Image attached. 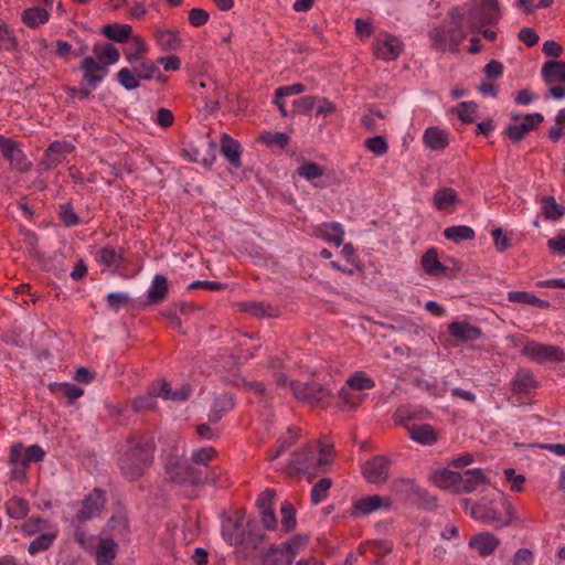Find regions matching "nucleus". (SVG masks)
I'll list each match as a JSON object with an SVG mask.
<instances>
[{"label":"nucleus","mask_w":565,"mask_h":565,"mask_svg":"<svg viewBox=\"0 0 565 565\" xmlns=\"http://www.w3.org/2000/svg\"><path fill=\"white\" fill-rule=\"evenodd\" d=\"M221 152L234 168H241V145L227 134L221 136Z\"/></svg>","instance_id":"4be33fe9"},{"label":"nucleus","mask_w":565,"mask_h":565,"mask_svg":"<svg viewBox=\"0 0 565 565\" xmlns=\"http://www.w3.org/2000/svg\"><path fill=\"white\" fill-rule=\"evenodd\" d=\"M511 386L513 393L523 394L535 388L537 386V382L531 371L521 369L515 373L511 382Z\"/></svg>","instance_id":"a878e982"},{"label":"nucleus","mask_w":565,"mask_h":565,"mask_svg":"<svg viewBox=\"0 0 565 565\" xmlns=\"http://www.w3.org/2000/svg\"><path fill=\"white\" fill-rule=\"evenodd\" d=\"M365 147L376 156H384L388 151V145L382 136L366 139Z\"/></svg>","instance_id":"69168bd1"},{"label":"nucleus","mask_w":565,"mask_h":565,"mask_svg":"<svg viewBox=\"0 0 565 565\" xmlns=\"http://www.w3.org/2000/svg\"><path fill=\"white\" fill-rule=\"evenodd\" d=\"M18 41L13 32L8 28L7 24L1 23L0 26V49L12 51L15 50Z\"/></svg>","instance_id":"0e129e2a"},{"label":"nucleus","mask_w":565,"mask_h":565,"mask_svg":"<svg viewBox=\"0 0 565 565\" xmlns=\"http://www.w3.org/2000/svg\"><path fill=\"white\" fill-rule=\"evenodd\" d=\"M419 486L413 479H396L392 482L395 494L412 503Z\"/></svg>","instance_id":"4c0bfd02"},{"label":"nucleus","mask_w":565,"mask_h":565,"mask_svg":"<svg viewBox=\"0 0 565 565\" xmlns=\"http://www.w3.org/2000/svg\"><path fill=\"white\" fill-rule=\"evenodd\" d=\"M542 77L547 85L565 83V62L547 61L542 67Z\"/></svg>","instance_id":"bb28decb"},{"label":"nucleus","mask_w":565,"mask_h":565,"mask_svg":"<svg viewBox=\"0 0 565 565\" xmlns=\"http://www.w3.org/2000/svg\"><path fill=\"white\" fill-rule=\"evenodd\" d=\"M318 96H303L294 102V111L297 114H308L316 108Z\"/></svg>","instance_id":"338daca9"},{"label":"nucleus","mask_w":565,"mask_h":565,"mask_svg":"<svg viewBox=\"0 0 565 565\" xmlns=\"http://www.w3.org/2000/svg\"><path fill=\"white\" fill-rule=\"evenodd\" d=\"M50 18L49 12L41 7H32L23 11L22 21L30 28H36L40 24L47 22Z\"/></svg>","instance_id":"a19ab883"},{"label":"nucleus","mask_w":565,"mask_h":565,"mask_svg":"<svg viewBox=\"0 0 565 565\" xmlns=\"http://www.w3.org/2000/svg\"><path fill=\"white\" fill-rule=\"evenodd\" d=\"M424 271L429 276L446 275L447 267L444 266L439 259L435 248L428 249L420 259Z\"/></svg>","instance_id":"c756f323"},{"label":"nucleus","mask_w":565,"mask_h":565,"mask_svg":"<svg viewBox=\"0 0 565 565\" xmlns=\"http://www.w3.org/2000/svg\"><path fill=\"white\" fill-rule=\"evenodd\" d=\"M383 507L388 508L390 502L377 494L360 498L353 501L351 515L354 518L366 516Z\"/></svg>","instance_id":"2eb2a0df"},{"label":"nucleus","mask_w":565,"mask_h":565,"mask_svg":"<svg viewBox=\"0 0 565 565\" xmlns=\"http://www.w3.org/2000/svg\"><path fill=\"white\" fill-rule=\"evenodd\" d=\"M541 212L546 220L557 221L564 213L565 209L558 204L554 196H543L541 199Z\"/></svg>","instance_id":"58836bf2"},{"label":"nucleus","mask_w":565,"mask_h":565,"mask_svg":"<svg viewBox=\"0 0 565 565\" xmlns=\"http://www.w3.org/2000/svg\"><path fill=\"white\" fill-rule=\"evenodd\" d=\"M543 120L544 117L540 113L527 114L523 117V121L521 124L509 125L504 135L513 142H520L527 134L535 130Z\"/></svg>","instance_id":"ddd939ff"},{"label":"nucleus","mask_w":565,"mask_h":565,"mask_svg":"<svg viewBox=\"0 0 565 565\" xmlns=\"http://www.w3.org/2000/svg\"><path fill=\"white\" fill-rule=\"evenodd\" d=\"M460 202L457 192L451 188H441L437 190L433 198L434 206L438 211L451 213L455 205Z\"/></svg>","instance_id":"5701e85b"},{"label":"nucleus","mask_w":565,"mask_h":565,"mask_svg":"<svg viewBox=\"0 0 565 565\" xmlns=\"http://www.w3.org/2000/svg\"><path fill=\"white\" fill-rule=\"evenodd\" d=\"M522 354L537 363L561 362L565 360V354L561 348L534 341L525 343Z\"/></svg>","instance_id":"0eeeda50"},{"label":"nucleus","mask_w":565,"mask_h":565,"mask_svg":"<svg viewBox=\"0 0 565 565\" xmlns=\"http://www.w3.org/2000/svg\"><path fill=\"white\" fill-rule=\"evenodd\" d=\"M217 457V452L213 447H203L196 449L191 455V462L196 465L199 468H206L209 462L213 461Z\"/></svg>","instance_id":"de8ad7c7"},{"label":"nucleus","mask_w":565,"mask_h":565,"mask_svg":"<svg viewBox=\"0 0 565 565\" xmlns=\"http://www.w3.org/2000/svg\"><path fill=\"white\" fill-rule=\"evenodd\" d=\"M156 40L163 51H175L181 46V39L175 31L159 30Z\"/></svg>","instance_id":"79ce46f5"},{"label":"nucleus","mask_w":565,"mask_h":565,"mask_svg":"<svg viewBox=\"0 0 565 565\" xmlns=\"http://www.w3.org/2000/svg\"><path fill=\"white\" fill-rule=\"evenodd\" d=\"M309 543V537L305 534H297L290 537L285 543L280 544L285 553V565H291L296 556L306 550Z\"/></svg>","instance_id":"aec40b11"},{"label":"nucleus","mask_w":565,"mask_h":565,"mask_svg":"<svg viewBox=\"0 0 565 565\" xmlns=\"http://www.w3.org/2000/svg\"><path fill=\"white\" fill-rule=\"evenodd\" d=\"M263 565H285V553L280 545H271L262 554Z\"/></svg>","instance_id":"5fc2aeb1"},{"label":"nucleus","mask_w":565,"mask_h":565,"mask_svg":"<svg viewBox=\"0 0 565 565\" xmlns=\"http://www.w3.org/2000/svg\"><path fill=\"white\" fill-rule=\"evenodd\" d=\"M74 150V146L66 141L52 142L44 152L40 162L43 170H53Z\"/></svg>","instance_id":"9d476101"},{"label":"nucleus","mask_w":565,"mask_h":565,"mask_svg":"<svg viewBox=\"0 0 565 565\" xmlns=\"http://www.w3.org/2000/svg\"><path fill=\"white\" fill-rule=\"evenodd\" d=\"M6 511L10 518L22 520L30 511L29 503L23 498L12 497L6 502Z\"/></svg>","instance_id":"ea45409f"},{"label":"nucleus","mask_w":565,"mask_h":565,"mask_svg":"<svg viewBox=\"0 0 565 565\" xmlns=\"http://www.w3.org/2000/svg\"><path fill=\"white\" fill-rule=\"evenodd\" d=\"M138 79H160L162 74L160 68L151 60L141 61L139 65L134 66Z\"/></svg>","instance_id":"37998d69"},{"label":"nucleus","mask_w":565,"mask_h":565,"mask_svg":"<svg viewBox=\"0 0 565 565\" xmlns=\"http://www.w3.org/2000/svg\"><path fill=\"white\" fill-rule=\"evenodd\" d=\"M58 217L61 222L67 227L75 226L79 223V217L71 203H64L60 206Z\"/></svg>","instance_id":"bf43d9fd"},{"label":"nucleus","mask_w":565,"mask_h":565,"mask_svg":"<svg viewBox=\"0 0 565 565\" xmlns=\"http://www.w3.org/2000/svg\"><path fill=\"white\" fill-rule=\"evenodd\" d=\"M116 555V542L113 539H102L96 550L97 565H110Z\"/></svg>","instance_id":"72a5a7b5"},{"label":"nucleus","mask_w":565,"mask_h":565,"mask_svg":"<svg viewBox=\"0 0 565 565\" xmlns=\"http://www.w3.org/2000/svg\"><path fill=\"white\" fill-rule=\"evenodd\" d=\"M106 502L105 493L100 489H94L83 501L82 509L77 512L76 519L79 522L88 521L98 516Z\"/></svg>","instance_id":"9b49d317"},{"label":"nucleus","mask_w":565,"mask_h":565,"mask_svg":"<svg viewBox=\"0 0 565 565\" xmlns=\"http://www.w3.org/2000/svg\"><path fill=\"white\" fill-rule=\"evenodd\" d=\"M102 33L109 40L118 43L127 42L132 33V28L129 24H105L102 28Z\"/></svg>","instance_id":"c9c22d12"},{"label":"nucleus","mask_w":565,"mask_h":565,"mask_svg":"<svg viewBox=\"0 0 565 565\" xmlns=\"http://www.w3.org/2000/svg\"><path fill=\"white\" fill-rule=\"evenodd\" d=\"M347 384L350 390L356 392L371 390L375 386L374 381L371 377L366 376L363 372H358L351 377H349Z\"/></svg>","instance_id":"3c124183"},{"label":"nucleus","mask_w":565,"mask_h":565,"mask_svg":"<svg viewBox=\"0 0 565 565\" xmlns=\"http://www.w3.org/2000/svg\"><path fill=\"white\" fill-rule=\"evenodd\" d=\"M245 531V524L243 520L236 518H228L222 526V533L225 540L236 547H241Z\"/></svg>","instance_id":"412c9836"},{"label":"nucleus","mask_w":565,"mask_h":565,"mask_svg":"<svg viewBox=\"0 0 565 565\" xmlns=\"http://www.w3.org/2000/svg\"><path fill=\"white\" fill-rule=\"evenodd\" d=\"M297 174L308 181H313L324 174V168L316 162H305L297 169Z\"/></svg>","instance_id":"603ef678"},{"label":"nucleus","mask_w":565,"mask_h":565,"mask_svg":"<svg viewBox=\"0 0 565 565\" xmlns=\"http://www.w3.org/2000/svg\"><path fill=\"white\" fill-rule=\"evenodd\" d=\"M390 465L391 461L385 456H375L364 463L363 476L370 483L383 484L388 479Z\"/></svg>","instance_id":"1a4fd4ad"},{"label":"nucleus","mask_w":565,"mask_h":565,"mask_svg":"<svg viewBox=\"0 0 565 565\" xmlns=\"http://www.w3.org/2000/svg\"><path fill=\"white\" fill-rule=\"evenodd\" d=\"M477 105L473 102H462L457 106V114L459 119L465 124L475 121Z\"/></svg>","instance_id":"680f3d73"},{"label":"nucleus","mask_w":565,"mask_h":565,"mask_svg":"<svg viewBox=\"0 0 565 565\" xmlns=\"http://www.w3.org/2000/svg\"><path fill=\"white\" fill-rule=\"evenodd\" d=\"M234 398L232 395L230 394H223L221 396H217L212 406H211V412H210V422H213V423H216L218 422L223 416L224 414H226L227 412H230L231 409L234 408Z\"/></svg>","instance_id":"f704fd0d"},{"label":"nucleus","mask_w":565,"mask_h":565,"mask_svg":"<svg viewBox=\"0 0 565 565\" xmlns=\"http://www.w3.org/2000/svg\"><path fill=\"white\" fill-rule=\"evenodd\" d=\"M78 68L83 72V83L96 88L108 74V67L98 63L93 56H85Z\"/></svg>","instance_id":"f8f14e48"},{"label":"nucleus","mask_w":565,"mask_h":565,"mask_svg":"<svg viewBox=\"0 0 565 565\" xmlns=\"http://www.w3.org/2000/svg\"><path fill=\"white\" fill-rule=\"evenodd\" d=\"M507 297L510 302L533 306L541 309H546L550 307L548 301L543 300L527 291H509Z\"/></svg>","instance_id":"e433bc0d"},{"label":"nucleus","mask_w":565,"mask_h":565,"mask_svg":"<svg viewBox=\"0 0 565 565\" xmlns=\"http://www.w3.org/2000/svg\"><path fill=\"white\" fill-rule=\"evenodd\" d=\"M51 391L56 396L67 398L70 403H73L84 394V390L82 387L70 383H55L51 385Z\"/></svg>","instance_id":"a18cd8bd"},{"label":"nucleus","mask_w":565,"mask_h":565,"mask_svg":"<svg viewBox=\"0 0 565 565\" xmlns=\"http://www.w3.org/2000/svg\"><path fill=\"white\" fill-rule=\"evenodd\" d=\"M265 534L258 527V524L254 520H248L245 524V531L241 550L243 552L254 551L264 542Z\"/></svg>","instance_id":"6ab92c4d"},{"label":"nucleus","mask_w":565,"mask_h":565,"mask_svg":"<svg viewBox=\"0 0 565 565\" xmlns=\"http://www.w3.org/2000/svg\"><path fill=\"white\" fill-rule=\"evenodd\" d=\"M280 513H281L282 530L286 533L294 531L296 527V524H297L296 510H295L294 505L288 501H284L280 507Z\"/></svg>","instance_id":"49530a36"},{"label":"nucleus","mask_w":565,"mask_h":565,"mask_svg":"<svg viewBox=\"0 0 565 565\" xmlns=\"http://www.w3.org/2000/svg\"><path fill=\"white\" fill-rule=\"evenodd\" d=\"M403 51V42L396 36L382 32L373 43L374 55L383 61H395Z\"/></svg>","instance_id":"6e6552de"},{"label":"nucleus","mask_w":565,"mask_h":565,"mask_svg":"<svg viewBox=\"0 0 565 565\" xmlns=\"http://www.w3.org/2000/svg\"><path fill=\"white\" fill-rule=\"evenodd\" d=\"M294 396L311 406H326L329 403L330 392L319 383L290 382Z\"/></svg>","instance_id":"423d86ee"},{"label":"nucleus","mask_w":565,"mask_h":565,"mask_svg":"<svg viewBox=\"0 0 565 565\" xmlns=\"http://www.w3.org/2000/svg\"><path fill=\"white\" fill-rule=\"evenodd\" d=\"M424 142L430 150H441L448 146V135L438 127H429L424 132Z\"/></svg>","instance_id":"473e14b6"},{"label":"nucleus","mask_w":565,"mask_h":565,"mask_svg":"<svg viewBox=\"0 0 565 565\" xmlns=\"http://www.w3.org/2000/svg\"><path fill=\"white\" fill-rule=\"evenodd\" d=\"M154 451V437L150 431H131L117 460L121 476L130 482L140 479L153 463Z\"/></svg>","instance_id":"f257e3e1"},{"label":"nucleus","mask_w":565,"mask_h":565,"mask_svg":"<svg viewBox=\"0 0 565 565\" xmlns=\"http://www.w3.org/2000/svg\"><path fill=\"white\" fill-rule=\"evenodd\" d=\"M44 450L38 446L32 445L24 450L22 458V470H24L31 462H39L44 458Z\"/></svg>","instance_id":"e2e57ef3"},{"label":"nucleus","mask_w":565,"mask_h":565,"mask_svg":"<svg viewBox=\"0 0 565 565\" xmlns=\"http://www.w3.org/2000/svg\"><path fill=\"white\" fill-rule=\"evenodd\" d=\"M106 302L111 310L118 311L121 307H125L130 302V298L127 294L110 292L106 297Z\"/></svg>","instance_id":"774afa93"},{"label":"nucleus","mask_w":565,"mask_h":565,"mask_svg":"<svg viewBox=\"0 0 565 565\" xmlns=\"http://www.w3.org/2000/svg\"><path fill=\"white\" fill-rule=\"evenodd\" d=\"M298 437H299V434L297 430L289 429L287 437L282 438L279 441L278 447L275 450H270L268 452V458L270 460H275L278 457H280L281 454H284L287 449H289L296 443Z\"/></svg>","instance_id":"6e6d98bb"},{"label":"nucleus","mask_w":565,"mask_h":565,"mask_svg":"<svg viewBox=\"0 0 565 565\" xmlns=\"http://www.w3.org/2000/svg\"><path fill=\"white\" fill-rule=\"evenodd\" d=\"M117 79L121 86L126 89H136L139 87V79L135 72L131 70L124 67L117 73Z\"/></svg>","instance_id":"052dcab7"},{"label":"nucleus","mask_w":565,"mask_h":565,"mask_svg":"<svg viewBox=\"0 0 565 565\" xmlns=\"http://www.w3.org/2000/svg\"><path fill=\"white\" fill-rule=\"evenodd\" d=\"M56 539V533H44L35 537L29 545L28 552L35 555L39 552L46 551Z\"/></svg>","instance_id":"8fccbe9b"},{"label":"nucleus","mask_w":565,"mask_h":565,"mask_svg":"<svg viewBox=\"0 0 565 565\" xmlns=\"http://www.w3.org/2000/svg\"><path fill=\"white\" fill-rule=\"evenodd\" d=\"M95 260L106 268H109L113 273H116L124 263V255L121 249L117 250L110 245L103 246L95 254Z\"/></svg>","instance_id":"a211bd4d"},{"label":"nucleus","mask_w":565,"mask_h":565,"mask_svg":"<svg viewBox=\"0 0 565 565\" xmlns=\"http://www.w3.org/2000/svg\"><path fill=\"white\" fill-rule=\"evenodd\" d=\"M444 236L455 243L471 241L475 238V231L467 225H456L445 228Z\"/></svg>","instance_id":"c03bdc74"},{"label":"nucleus","mask_w":565,"mask_h":565,"mask_svg":"<svg viewBox=\"0 0 565 565\" xmlns=\"http://www.w3.org/2000/svg\"><path fill=\"white\" fill-rule=\"evenodd\" d=\"M499 545L500 540L490 532L473 535L469 541V546L476 550L481 557L491 555Z\"/></svg>","instance_id":"dca6fc26"},{"label":"nucleus","mask_w":565,"mask_h":565,"mask_svg":"<svg viewBox=\"0 0 565 565\" xmlns=\"http://www.w3.org/2000/svg\"><path fill=\"white\" fill-rule=\"evenodd\" d=\"M434 482L437 487L457 494V489L460 486V472L448 469L439 470L434 475Z\"/></svg>","instance_id":"cd10ccee"},{"label":"nucleus","mask_w":565,"mask_h":565,"mask_svg":"<svg viewBox=\"0 0 565 565\" xmlns=\"http://www.w3.org/2000/svg\"><path fill=\"white\" fill-rule=\"evenodd\" d=\"M94 54V58L108 67L118 62L119 60V51L113 44H95L92 50Z\"/></svg>","instance_id":"c85d7f7f"},{"label":"nucleus","mask_w":565,"mask_h":565,"mask_svg":"<svg viewBox=\"0 0 565 565\" xmlns=\"http://www.w3.org/2000/svg\"><path fill=\"white\" fill-rule=\"evenodd\" d=\"M450 17L454 23V28L448 29V44L449 50L451 52H457L459 49V45L466 38V33L462 30V14L459 12L458 9H452L450 12Z\"/></svg>","instance_id":"b1692460"},{"label":"nucleus","mask_w":565,"mask_h":565,"mask_svg":"<svg viewBox=\"0 0 565 565\" xmlns=\"http://www.w3.org/2000/svg\"><path fill=\"white\" fill-rule=\"evenodd\" d=\"M412 503L417 504L418 507L426 510H434L437 507V499L428 491L419 487Z\"/></svg>","instance_id":"13d9d810"},{"label":"nucleus","mask_w":565,"mask_h":565,"mask_svg":"<svg viewBox=\"0 0 565 565\" xmlns=\"http://www.w3.org/2000/svg\"><path fill=\"white\" fill-rule=\"evenodd\" d=\"M448 332L455 339L461 342H471L481 338L480 328L472 326L466 321H454L448 326Z\"/></svg>","instance_id":"f3484780"},{"label":"nucleus","mask_w":565,"mask_h":565,"mask_svg":"<svg viewBox=\"0 0 565 565\" xmlns=\"http://www.w3.org/2000/svg\"><path fill=\"white\" fill-rule=\"evenodd\" d=\"M131 407L136 413L153 409L156 407V397L151 394V388L149 387L146 395L136 397L131 403Z\"/></svg>","instance_id":"4d7b16f0"},{"label":"nucleus","mask_w":565,"mask_h":565,"mask_svg":"<svg viewBox=\"0 0 565 565\" xmlns=\"http://www.w3.org/2000/svg\"><path fill=\"white\" fill-rule=\"evenodd\" d=\"M164 470L167 477L177 484L215 483L218 478L215 470L212 469L207 472L202 468L180 460L178 457L167 459Z\"/></svg>","instance_id":"7ed1b4c3"},{"label":"nucleus","mask_w":565,"mask_h":565,"mask_svg":"<svg viewBox=\"0 0 565 565\" xmlns=\"http://www.w3.org/2000/svg\"><path fill=\"white\" fill-rule=\"evenodd\" d=\"M7 160L9 161L12 169L20 172H26L32 167V163L28 161L26 156L19 146L13 150Z\"/></svg>","instance_id":"864d4df0"},{"label":"nucleus","mask_w":565,"mask_h":565,"mask_svg":"<svg viewBox=\"0 0 565 565\" xmlns=\"http://www.w3.org/2000/svg\"><path fill=\"white\" fill-rule=\"evenodd\" d=\"M500 17L498 0H475L469 6L467 22L475 32L484 25L497 23Z\"/></svg>","instance_id":"39448f33"},{"label":"nucleus","mask_w":565,"mask_h":565,"mask_svg":"<svg viewBox=\"0 0 565 565\" xmlns=\"http://www.w3.org/2000/svg\"><path fill=\"white\" fill-rule=\"evenodd\" d=\"M490 484L489 477L482 469H468L460 473V486L457 489V494H468L480 489L482 486Z\"/></svg>","instance_id":"4468645a"},{"label":"nucleus","mask_w":565,"mask_h":565,"mask_svg":"<svg viewBox=\"0 0 565 565\" xmlns=\"http://www.w3.org/2000/svg\"><path fill=\"white\" fill-rule=\"evenodd\" d=\"M168 280L163 275H156L148 290L147 305H159L168 296Z\"/></svg>","instance_id":"393cba45"},{"label":"nucleus","mask_w":565,"mask_h":565,"mask_svg":"<svg viewBox=\"0 0 565 565\" xmlns=\"http://www.w3.org/2000/svg\"><path fill=\"white\" fill-rule=\"evenodd\" d=\"M463 507L466 512L470 507L469 515L473 520L497 530L511 525L515 520L513 507L503 493L492 498L482 497L477 502L466 499Z\"/></svg>","instance_id":"f03ea898"},{"label":"nucleus","mask_w":565,"mask_h":565,"mask_svg":"<svg viewBox=\"0 0 565 565\" xmlns=\"http://www.w3.org/2000/svg\"><path fill=\"white\" fill-rule=\"evenodd\" d=\"M332 486V480L329 478H321L311 489V502L319 504L328 497L329 490Z\"/></svg>","instance_id":"09e8293b"},{"label":"nucleus","mask_w":565,"mask_h":565,"mask_svg":"<svg viewBox=\"0 0 565 565\" xmlns=\"http://www.w3.org/2000/svg\"><path fill=\"white\" fill-rule=\"evenodd\" d=\"M409 437L423 445H433L437 441V434L428 424L407 426Z\"/></svg>","instance_id":"2f4dec72"},{"label":"nucleus","mask_w":565,"mask_h":565,"mask_svg":"<svg viewBox=\"0 0 565 565\" xmlns=\"http://www.w3.org/2000/svg\"><path fill=\"white\" fill-rule=\"evenodd\" d=\"M318 235L335 246H340L343 243L344 230L340 223H323L318 227Z\"/></svg>","instance_id":"7c9ffc66"},{"label":"nucleus","mask_w":565,"mask_h":565,"mask_svg":"<svg viewBox=\"0 0 565 565\" xmlns=\"http://www.w3.org/2000/svg\"><path fill=\"white\" fill-rule=\"evenodd\" d=\"M318 448L319 441H310L302 449L295 452L294 459L286 467V472L289 476L299 473L316 475L320 472L323 459H318Z\"/></svg>","instance_id":"20e7f679"}]
</instances>
